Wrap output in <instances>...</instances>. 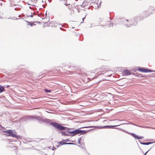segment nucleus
<instances>
[{
  "mask_svg": "<svg viewBox=\"0 0 155 155\" xmlns=\"http://www.w3.org/2000/svg\"><path fill=\"white\" fill-rule=\"evenodd\" d=\"M102 20H101V18H99L98 19V21L99 22H101V21H102Z\"/></svg>",
  "mask_w": 155,
  "mask_h": 155,
  "instance_id": "4468645a",
  "label": "nucleus"
},
{
  "mask_svg": "<svg viewBox=\"0 0 155 155\" xmlns=\"http://www.w3.org/2000/svg\"><path fill=\"white\" fill-rule=\"evenodd\" d=\"M116 126H105V127H108L109 128H111V127H115Z\"/></svg>",
  "mask_w": 155,
  "mask_h": 155,
  "instance_id": "2eb2a0df",
  "label": "nucleus"
},
{
  "mask_svg": "<svg viewBox=\"0 0 155 155\" xmlns=\"http://www.w3.org/2000/svg\"><path fill=\"white\" fill-rule=\"evenodd\" d=\"M44 0H27L28 4L33 6H37L43 5L42 3Z\"/></svg>",
  "mask_w": 155,
  "mask_h": 155,
  "instance_id": "f03ea898",
  "label": "nucleus"
},
{
  "mask_svg": "<svg viewBox=\"0 0 155 155\" xmlns=\"http://www.w3.org/2000/svg\"><path fill=\"white\" fill-rule=\"evenodd\" d=\"M129 21L128 20H126L124 22L125 23H126L127 22H128Z\"/></svg>",
  "mask_w": 155,
  "mask_h": 155,
  "instance_id": "f3484780",
  "label": "nucleus"
},
{
  "mask_svg": "<svg viewBox=\"0 0 155 155\" xmlns=\"http://www.w3.org/2000/svg\"><path fill=\"white\" fill-rule=\"evenodd\" d=\"M147 153V152H146L145 153V154H144V155H146V154Z\"/></svg>",
  "mask_w": 155,
  "mask_h": 155,
  "instance_id": "aec40b11",
  "label": "nucleus"
},
{
  "mask_svg": "<svg viewBox=\"0 0 155 155\" xmlns=\"http://www.w3.org/2000/svg\"><path fill=\"white\" fill-rule=\"evenodd\" d=\"M5 132L7 134V136H11L13 137H15L16 139L21 138V137L17 135V133L15 131L12 130H8L5 131Z\"/></svg>",
  "mask_w": 155,
  "mask_h": 155,
  "instance_id": "7ed1b4c3",
  "label": "nucleus"
},
{
  "mask_svg": "<svg viewBox=\"0 0 155 155\" xmlns=\"http://www.w3.org/2000/svg\"><path fill=\"white\" fill-rule=\"evenodd\" d=\"M123 74L125 75H128L131 74V72L129 70H126L123 71Z\"/></svg>",
  "mask_w": 155,
  "mask_h": 155,
  "instance_id": "1a4fd4ad",
  "label": "nucleus"
},
{
  "mask_svg": "<svg viewBox=\"0 0 155 155\" xmlns=\"http://www.w3.org/2000/svg\"><path fill=\"white\" fill-rule=\"evenodd\" d=\"M44 90L45 92L47 93H50L51 92V91L50 90H48L47 89H45Z\"/></svg>",
  "mask_w": 155,
  "mask_h": 155,
  "instance_id": "ddd939ff",
  "label": "nucleus"
},
{
  "mask_svg": "<svg viewBox=\"0 0 155 155\" xmlns=\"http://www.w3.org/2000/svg\"><path fill=\"white\" fill-rule=\"evenodd\" d=\"M107 75V76H111V75Z\"/></svg>",
  "mask_w": 155,
  "mask_h": 155,
  "instance_id": "a211bd4d",
  "label": "nucleus"
},
{
  "mask_svg": "<svg viewBox=\"0 0 155 155\" xmlns=\"http://www.w3.org/2000/svg\"><path fill=\"white\" fill-rule=\"evenodd\" d=\"M151 143H152L151 142H147V143H142L144 145H148V144H151Z\"/></svg>",
  "mask_w": 155,
  "mask_h": 155,
  "instance_id": "f8f14e48",
  "label": "nucleus"
},
{
  "mask_svg": "<svg viewBox=\"0 0 155 155\" xmlns=\"http://www.w3.org/2000/svg\"><path fill=\"white\" fill-rule=\"evenodd\" d=\"M70 133L73 134L74 135H75L78 134H82L83 133V131L79 129H77L71 132Z\"/></svg>",
  "mask_w": 155,
  "mask_h": 155,
  "instance_id": "423d86ee",
  "label": "nucleus"
},
{
  "mask_svg": "<svg viewBox=\"0 0 155 155\" xmlns=\"http://www.w3.org/2000/svg\"><path fill=\"white\" fill-rule=\"evenodd\" d=\"M29 16H30L31 17H32V15H29Z\"/></svg>",
  "mask_w": 155,
  "mask_h": 155,
  "instance_id": "412c9836",
  "label": "nucleus"
},
{
  "mask_svg": "<svg viewBox=\"0 0 155 155\" xmlns=\"http://www.w3.org/2000/svg\"><path fill=\"white\" fill-rule=\"evenodd\" d=\"M130 24H126L125 25L127 27H130V25H135L136 26L137 25L138 21L137 19H134V20H130Z\"/></svg>",
  "mask_w": 155,
  "mask_h": 155,
  "instance_id": "39448f33",
  "label": "nucleus"
},
{
  "mask_svg": "<svg viewBox=\"0 0 155 155\" xmlns=\"http://www.w3.org/2000/svg\"><path fill=\"white\" fill-rule=\"evenodd\" d=\"M85 18V17H84V18H82V19H83V22H83V21H84V19Z\"/></svg>",
  "mask_w": 155,
  "mask_h": 155,
  "instance_id": "6ab92c4d",
  "label": "nucleus"
},
{
  "mask_svg": "<svg viewBox=\"0 0 155 155\" xmlns=\"http://www.w3.org/2000/svg\"><path fill=\"white\" fill-rule=\"evenodd\" d=\"M28 24L30 25L31 26H33V25H35V24L33 23H29Z\"/></svg>",
  "mask_w": 155,
  "mask_h": 155,
  "instance_id": "dca6fc26",
  "label": "nucleus"
},
{
  "mask_svg": "<svg viewBox=\"0 0 155 155\" xmlns=\"http://www.w3.org/2000/svg\"><path fill=\"white\" fill-rule=\"evenodd\" d=\"M138 71L143 72H150L153 71L151 70H148L147 69L145 68H138Z\"/></svg>",
  "mask_w": 155,
  "mask_h": 155,
  "instance_id": "0eeeda50",
  "label": "nucleus"
},
{
  "mask_svg": "<svg viewBox=\"0 0 155 155\" xmlns=\"http://www.w3.org/2000/svg\"><path fill=\"white\" fill-rule=\"evenodd\" d=\"M63 3L59 2L56 5L57 9L59 11H63L66 14L71 15V9L72 6L70 5L68 0H61Z\"/></svg>",
  "mask_w": 155,
  "mask_h": 155,
  "instance_id": "f257e3e1",
  "label": "nucleus"
},
{
  "mask_svg": "<svg viewBox=\"0 0 155 155\" xmlns=\"http://www.w3.org/2000/svg\"><path fill=\"white\" fill-rule=\"evenodd\" d=\"M51 124L56 129L60 130H66V127L63 126L61 124L56 122H51Z\"/></svg>",
  "mask_w": 155,
  "mask_h": 155,
  "instance_id": "20e7f679",
  "label": "nucleus"
},
{
  "mask_svg": "<svg viewBox=\"0 0 155 155\" xmlns=\"http://www.w3.org/2000/svg\"><path fill=\"white\" fill-rule=\"evenodd\" d=\"M5 91L4 87L2 86H0V93H1Z\"/></svg>",
  "mask_w": 155,
  "mask_h": 155,
  "instance_id": "9d476101",
  "label": "nucleus"
},
{
  "mask_svg": "<svg viewBox=\"0 0 155 155\" xmlns=\"http://www.w3.org/2000/svg\"><path fill=\"white\" fill-rule=\"evenodd\" d=\"M66 141L65 140H63V141H61L60 142L59 144L61 145H62L64 144H67V143H66Z\"/></svg>",
  "mask_w": 155,
  "mask_h": 155,
  "instance_id": "9b49d317",
  "label": "nucleus"
},
{
  "mask_svg": "<svg viewBox=\"0 0 155 155\" xmlns=\"http://www.w3.org/2000/svg\"><path fill=\"white\" fill-rule=\"evenodd\" d=\"M129 134L133 136L135 139H141L143 138V137L141 136H138L136 135L135 134L133 133H129Z\"/></svg>",
  "mask_w": 155,
  "mask_h": 155,
  "instance_id": "6e6552de",
  "label": "nucleus"
}]
</instances>
